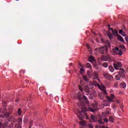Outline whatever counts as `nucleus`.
Wrapping results in <instances>:
<instances>
[{
	"label": "nucleus",
	"mask_w": 128,
	"mask_h": 128,
	"mask_svg": "<svg viewBox=\"0 0 128 128\" xmlns=\"http://www.w3.org/2000/svg\"><path fill=\"white\" fill-rule=\"evenodd\" d=\"M94 84L95 86H98V88H99L101 90H102V92H104L105 94H108L106 90V87H104V86L102 85H100V84L94 83Z\"/></svg>",
	"instance_id": "3"
},
{
	"label": "nucleus",
	"mask_w": 128,
	"mask_h": 128,
	"mask_svg": "<svg viewBox=\"0 0 128 128\" xmlns=\"http://www.w3.org/2000/svg\"><path fill=\"white\" fill-rule=\"evenodd\" d=\"M88 60L90 62H92V64L94 62H96V59H94V58L92 56H90L89 57Z\"/></svg>",
	"instance_id": "12"
},
{
	"label": "nucleus",
	"mask_w": 128,
	"mask_h": 128,
	"mask_svg": "<svg viewBox=\"0 0 128 128\" xmlns=\"http://www.w3.org/2000/svg\"><path fill=\"white\" fill-rule=\"evenodd\" d=\"M114 54H118V56H122L123 54L120 49H119L118 48H116L113 50Z\"/></svg>",
	"instance_id": "6"
},
{
	"label": "nucleus",
	"mask_w": 128,
	"mask_h": 128,
	"mask_svg": "<svg viewBox=\"0 0 128 128\" xmlns=\"http://www.w3.org/2000/svg\"><path fill=\"white\" fill-rule=\"evenodd\" d=\"M112 37V36L111 35V36H109V38H110H110Z\"/></svg>",
	"instance_id": "42"
},
{
	"label": "nucleus",
	"mask_w": 128,
	"mask_h": 128,
	"mask_svg": "<svg viewBox=\"0 0 128 128\" xmlns=\"http://www.w3.org/2000/svg\"><path fill=\"white\" fill-rule=\"evenodd\" d=\"M103 102H104V104H106V100H104L103 101Z\"/></svg>",
	"instance_id": "40"
},
{
	"label": "nucleus",
	"mask_w": 128,
	"mask_h": 128,
	"mask_svg": "<svg viewBox=\"0 0 128 128\" xmlns=\"http://www.w3.org/2000/svg\"><path fill=\"white\" fill-rule=\"evenodd\" d=\"M116 102L117 104H120V100H116Z\"/></svg>",
	"instance_id": "37"
},
{
	"label": "nucleus",
	"mask_w": 128,
	"mask_h": 128,
	"mask_svg": "<svg viewBox=\"0 0 128 128\" xmlns=\"http://www.w3.org/2000/svg\"><path fill=\"white\" fill-rule=\"evenodd\" d=\"M30 124H32V122H30Z\"/></svg>",
	"instance_id": "47"
},
{
	"label": "nucleus",
	"mask_w": 128,
	"mask_h": 128,
	"mask_svg": "<svg viewBox=\"0 0 128 128\" xmlns=\"http://www.w3.org/2000/svg\"><path fill=\"white\" fill-rule=\"evenodd\" d=\"M118 40H120V42H124V38H122V37L120 36H118Z\"/></svg>",
	"instance_id": "18"
},
{
	"label": "nucleus",
	"mask_w": 128,
	"mask_h": 128,
	"mask_svg": "<svg viewBox=\"0 0 128 128\" xmlns=\"http://www.w3.org/2000/svg\"><path fill=\"white\" fill-rule=\"evenodd\" d=\"M4 116L5 118H8V116H10V114L8 113H5L4 114Z\"/></svg>",
	"instance_id": "29"
},
{
	"label": "nucleus",
	"mask_w": 128,
	"mask_h": 128,
	"mask_svg": "<svg viewBox=\"0 0 128 128\" xmlns=\"http://www.w3.org/2000/svg\"><path fill=\"white\" fill-rule=\"evenodd\" d=\"M86 46L88 48H90V45L88 44H86Z\"/></svg>",
	"instance_id": "39"
},
{
	"label": "nucleus",
	"mask_w": 128,
	"mask_h": 128,
	"mask_svg": "<svg viewBox=\"0 0 128 128\" xmlns=\"http://www.w3.org/2000/svg\"><path fill=\"white\" fill-rule=\"evenodd\" d=\"M96 128H98V126H96Z\"/></svg>",
	"instance_id": "49"
},
{
	"label": "nucleus",
	"mask_w": 128,
	"mask_h": 128,
	"mask_svg": "<svg viewBox=\"0 0 128 128\" xmlns=\"http://www.w3.org/2000/svg\"><path fill=\"white\" fill-rule=\"evenodd\" d=\"M109 70H110L111 72H114V67H112V66H109Z\"/></svg>",
	"instance_id": "22"
},
{
	"label": "nucleus",
	"mask_w": 128,
	"mask_h": 128,
	"mask_svg": "<svg viewBox=\"0 0 128 128\" xmlns=\"http://www.w3.org/2000/svg\"><path fill=\"white\" fill-rule=\"evenodd\" d=\"M120 78H124V72H118V74L115 76V79L116 80H120Z\"/></svg>",
	"instance_id": "4"
},
{
	"label": "nucleus",
	"mask_w": 128,
	"mask_h": 128,
	"mask_svg": "<svg viewBox=\"0 0 128 128\" xmlns=\"http://www.w3.org/2000/svg\"><path fill=\"white\" fill-rule=\"evenodd\" d=\"M102 60H104V62H110L112 60V59L110 58V57L108 56H103L102 57Z\"/></svg>",
	"instance_id": "8"
},
{
	"label": "nucleus",
	"mask_w": 128,
	"mask_h": 128,
	"mask_svg": "<svg viewBox=\"0 0 128 128\" xmlns=\"http://www.w3.org/2000/svg\"><path fill=\"white\" fill-rule=\"evenodd\" d=\"M103 76H104L105 78H106V80H114L112 76L108 74H104Z\"/></svg>",
	"instance_id": "9"
},
{
	"label": "nucleus",
	"mask_w": 128,
	"mask_h": 128,
	"mask_svg": "<svg viewBox=\"0 0 128 128\" xmlns=\"http://www.w3.org/2000/svg\"><path fill=\"white\" fill-rule=\"evenodd\" d=\"M91 120H92V121L94 122H96V116H94V115H92V116H91Z\"/></svg>",
	"instance_id": "20"
},
{
	"label": "nucleus",
	"mask_w": 128,
	"mask_h": 128,
	"mask_svg": "<svg viewBox=\"0 0 128 128\" xmlns=\"http://www.w3.org/2000/svg\"><path fill=\"white\" fill-rule=\"evenodd\" d=\"M24 122H26V119L24 120Z\"/></svg>",
	"instance_id": "45"
},
{
	"label": "nucleus",
	"mask_w": 128,
	"mask_h": 128,
	"mask_svg": "<svg viewBox=\"0 0 128 128\" xmlns=\"http://www.w3.org/2000/svg\"><path fill=\"white\" fill-rule=\"evenodd\" d=\"M94 76H96V78H97L96 80H98V82H100V78H98V72H94Z\"/></svg>",
	"instance_id": "19"
},
{
	"label": "nucleus",
	"mask_w": 128,
	"mask_h": 128,
	"mask_svg": "<svg viewBox=\"0 0 128 128\" xmlns=\"http://www.w3.org/2000/svg\"><path fill=\"white\" fill-rule=\"evenodd\" d=\"M8 123L6 122L4 124H2V123H0V128H6V126H8Z\"/></svg>",
	"instance_id": "14"
},
{
	"label": "nucleus",
	"mask_w": 128,
	"mask_h": 128,
	"mask_svg": "<svg viewBox=\"0 0 128 128\" xmlns=\"http://www.w3.org/2000/svg\"><path fill=\"white\" fill-rule=\"evenodd\" d=\"M121 34L122 36H126V34L124 32H122Z\"/></svg>",
	"instance_id": "32"
},
{
	"label": "nucleus",
	"mask_w": 128,
	"mask_h": 128,
	"mask_svg": "<svg viewBox=\"0 0 128 128\" xmlns=\"http://www.w3.org/2000/svg\"><path fill=\"white\" fill-rule=\"evenodd\" d=\"M125 39H126V40H126V38Z\"/></svg>",
	"instance_id": "48"
},
{
	"label": "nucleus",
	"mask_w": 128,
	"mask_h": 128,
	"mask_svg": "<svg viewBox=\"0 0 128 128\" xmlns=\"http://www.w3.org/2000/svg\"><path fill=\"white\" fill-rule=\"evenodd\" d=\"M98 122L100 124H104V122H102V120H99Z\"/></svg>",
	"instance_id": "33"
},
{
	"label": "nucleus",
	"mask_w": 128,
	"mask_h": 128,
	"mask_svg": "<svg viewBox=\"0 0 128 128\" xmlns=\"http://www.w3.org/2000/svg\"><path fill=\"white\" fill-rule=\"evenodd\" d=\"M122 32H123L122 30H120L119 31L120 34H122Z\"/></svg>",
	"instance_id": "35"
},
{
	"label": "nucleus",
	"mask_w": 128,
	"mask_h": 128,
	"mask_svg": "<svg viewBox=\"0 0 128 128\" xmlns=\"http://www.w3.org/2000/svg\"><path fill=\"white\" fill-rule=\"evenodd\" d=\"M87 74H88V77L89 78H92V75L91 74H90V72H88V71L87 72Z\"/></svg>",
	"instance_id": "27"
},
{
	"label": "nucleus",
	"mask_w": 128,
	"mask_h": 128,
	"mask_svg": "<svg viewBox=\"0 0 128 128\" xmlns=\"http://www.w3.org/2000/svg\"><path fill=\"white\" fill-rule=\"evenodd\" d=\"M103 106H106V104H103Z\"/></svg>",
	"instance_id": "43"
},
{
	"label": "nucleus",
	"mask_w": 128,
	"mask_h": 128,
	"mask_svg": "<svg viewBox=\"0 0 128 128\" xmlns=\"http://www.w3.org/2000/svg\"><path fill=\"white\" fill-rule=\"evenodd\" d=\"M80 128H84V127H81Z\"/></svg>",
	"instance_id": "50"
},
{
	"label": "nucleus",
	"mask_w": 128,
	"mask_h": 128,
	"mask_svg": "<svg viewBox=\"0 0 128 128\" xmlns=\"http://www.w3.org/2000/svg\"><path fill=\"white\" fill-rule=\"evenodd\" d=\"M108 28H110V26L108 25Z\"/></svg>",
	"instance_id": "44"
},
{
	"label": "nucleus",
	"mask_w": 128,
	"mask_h": 128,
	"mask_svg": "<svg viewBox=\"0 0 128 128\" xmlns=\"http://www.w3.org/2000/svg\"><path fill=\"white\" fill-rule=\"evenodd\" d=\"M82 78L85 82H88V77H86V76H84Z\"/></svg>",
	"instance_id": "25"
},
{
	"label": "nucleus",
	"mask_w": 128,
	"mask_h": 128,
	"mask_svg": "<svg viewBox=\"0 0 128 128\" xmlns=\"http://www.w3.org/2000/svg\"><path fill=\"white\" fill-rule=\"evenodd\" d=\"M79 88H80V90L82 92L83 89H82V88L81 86H79Z\"/></svg>",
	"instance_id": "36"
},
{
	"label": "nucleus",
	"mask_w": 128,
	"mask_h": 128,
	"mask_svg": "<svg viewBox=\"0 0 128 128\" xmlns=\"http://www.w3.org/2000/svg\"><path fill=\"white\" fill-rule=\"evenodd\" d=\"M112 32L114 36H118V31L116 30H112Z\"/></svg>",
	"instance_id": "21"
},
{
	"label": "nucleus",
	"mask_w": 128,
	"mask_h": 128,
	"mask_svg": "<svg viewBox=\"0 0 128 128\" xmlns=\"http://www.w3.org/2000/svg\"><path fill=\"white\" fill-rule=\"evenodd\" d=\"M32 128V126H30V127H29V128Z\"/></svg>",
	"instance_id": "46"
},
{
	"label": "nucleus",
	"mask_w": 128,
	"mask_h": 128,
	"mask_svg": "<svg viewBox=\"0 0 128 128\" xmlns=\"http://www.w3.org/2000/svg\"><path fill=\"white\" fill-rule=\"evenodd\" d=\"M106 98L108 102H114V100L116 98V96L114 94H111L110 96H107Z\"/></svg>",
	"instance_id": "11"
},
{
	"label": "nucleus",
	"mask_w": 128,
	"mask_h": 128,
	"mask_svg": "<svg viewBox=\"0 0 128 128\" xmlns=\"http://www.w3.org/2000/svg\"><path fill=\"white\" fill-rule=\"evenodd\" d=\"M40 90H42V87L40 88Z\"/></svg>",
	"instance_id": "41"
},
{
	"label": "nucleus",
	"mask_w": 128,
	"mask_h": 128,
	"mask_svg": "<svg viewBox=\"0 0 128 128\" xmlns=\"http://www.w3.org/2000/svg\"><path fill=\"white\" fill-rule=\"evenodd\" d=\"M84 72V68H81L80 69V72Z\"/></svg>",
	"instance_id": "31"
},
{
	"label": "nucleus",
	"mask_w": 128,
	"mask_h": 128,
	"mask_svg": "<svg viewBox=\"0 0 128 128\" xmlns=\"http://www.w3.org/2000/svg\"><path fill=\"white\" fill-rule=\"evenodd\" d=\"M122 62H118L117 63H114V66L115 70H120V68L122 66Z\"/></svg>",
	"instance_id": "7"
},
{
	"label": "nucleus",
	"mask_w": 128,
	"mask_h": 128,
	"mask_svg": "<svg viewBox=\"0 0 128 128\" xmlns=\"http://www.w3.org/2000/svg\"><path fill=\"white\" fill-rule=\"evenodd\" d=\"M46 94H48L47 92H46Z\"/></svg>",
	"instance_id": "52"
},
{
	"label": "nucleus",
	"mask_w": 128,
	"mask_h": 128,
	"mask_svg": "<svg viewBox=\"0 0 128 128\" xmlns=\"http://www.w3.org/2000/svg\"><path fill=\"white\" fill-rule=\"evenodd\" d=\"M92 88H94V84H89L84 86V90L86 92L88 93L86 94L87 96H88V94H90V90H92Z\"/></svg>",
	"instance_id": "2"
},
{
	"label": "nucleus",
	"mask_w": 128,
	"mask_h": 128,
	"mask_svg": "<svg viewBox=\"0 0 128 128\" xmlns=\"http://www.w3.org/2000/svg\"><path fill=\"white\" fill-rule=\"evenodd\" d=\"M96 50H99L100 52L102 54H104V52H108V48L106 46H102L100 48H96L95 50V52H96Z\"/></svg>",
	"instance_id": "5"
},
{
	"label": "nucleus",
	"mask_w": 128,
	"mask_h": 128,
	"mask_svg": "<svg viewBox=\"0 0 128 128\" xmlns=\"http://www.w3.org/2000/svg\"><path fill=\"white\" fill-rule=\"evenodd\" d=\"M76 98L79 100H84V106L81 108V110H78V113L77 114V116L78 118L80 120H84L85 116H86V120H88L89 118L86 114V112L89 110L92 112H96V110L90 107L88 108H86V106H90V102H88V98H86V96H84V98H82L80 95L78 94Z\"/></svg>",
	"instance_id": "1"
},
{
	"label": "nucleus",
	"mask_w": 128,
	"mask_h": 128,
	"mask_svg": "<svg viewBox=\"0 0 128 128\" xmlns=\"http://www.w3.org/2000/svg\"><path fill=\"white\" fill-rule=\"evenodd\" d=\"M126 86V84L124 82H122L120 84V87L121 88H124Z\"/></svg>",
	"instance_id": "16"
},
{
	"label": "nucleus",
	"mask_w": 128,
	"mask_h": 128,
	"mask_svg": "<svg viewBox=\"0 0 128 128\" xmlns=\"http://www.w3.org/2000/svg\"><path fill=\"white\" fill-rule=\"evenodd\" d=\"M16 122H18V124H15V127L16 128H22V126H20V124L22 122V118H20Z\"/></svg>",
	"instance_id": "10"
},
{
	"label": "nucleus",
	"mask_w": 128,
	"mask_h": 128,
	"mask_svg": "<svg viewBox=\"0 0 128 128\" xmlns=\"http://www.w3.org/2000/svg\"><path fill=\"white\" fill-rule=\"evenodd\" d=\"M110 114V111L106 110V112H104L102 114V116H104L105 118H106V116H108V114Z\"/></svg>",
	"instance_id": "13"
},
{
	"label": "nucleus",
	"mask_w": 128,
	"mask_h": 128,
	"mask_svg": "<svg viewBox=\"0 0 128 128\" xmlns=\"http://www.w3.org/2000/svg\"><path fill=\"white\" fill-rule=\"evenodd\" d=\"M17 0V1H18V0Z\"/></svg>",
	"instance_id": "51"
},
{
	"label": "nucleus",
	"mask_w": 128,
	"mask_h": 128,
	"mask_svg": "<svg viewBox=\"0 0 128 128\" xmlns=\"http://www.w3.org/2000/svg\"><path fill=\"white\" fill-rule=\"evenodd\" d=\"M104 122H108V119L107 118H104Z\"/></svg>",
	"instance_id": "30"
},
{
	"label": "nucleus",
	"mask_w": 128,
	"mask_h": 128,
	"mask_svg": "<svg viewBox=\"0 0 128 128\" xmlns=\"http://www.w3.org/2000/svg\"><path fill=\"white\" fill-rule=\"evenodd\" d=\"M102 66L104 68H106L108 66V64L107 62H104L102 64Z\"/></svg>",
	"instance_id": "24"
},
{
	"label": "nucleus",
	"mask_w": 128,
	"mask_h": 128,
	"mask_svg": "<svg viewBox=\"0 0 128 128\" xmlns=\"http://www.w3.org/2000/svg\"><path fill=\"white\" fill-rule=\"evenodd\" d=\"M109 121L110 122H114V117H112V116L110 117Z\"/></svg>",
	"instance_id": "26"
},
{
	"label": "nucleus",
	"mask_w": 128,
	"mask_h": 128,
	"mask_svg": "<svg viewBox=\"0 0 128 128\" xmlns=\"http://www.w3.org/2000/svg\"><path fill=\"white\" fill-rule=\"evenodd\" d=\"M112 108H113L114 110H116V105H114V106H113Z\"/></svg>",
	"instance_id": "38"
},
{
	"label": "nucleus",
	"mask_w": 128,
	"mask_h": 128,
	"mask_svg": "<svg viewBox=\"0 0 128 128\" xmlns=\"http://www.w3.org/2000/svg\"><path fill=\"white\" fill-rule=\"evenodd\" d=\"M18 114H19V116H20L22 114V110H20V108H19L18 110Z\"/></svg>",
	"instance_id": "28"
},
{
	"label": "nucleus",
	"mask_w": 128,
	"mask_h": 128,
	"mask_svg": "<svg viewBox=\"0 0 128 128\" xmlns=\"http://www.w3.org/2000/svg\"><path fill=\"white\" fill-rule=\"evenodd\" d=\"M89 128H94V126H92V124H88Z\"/></svg>",
	"instance_id": "34"
},
{
	"label": "nucleus",
	"mask_w": 128,
	"mask_h": 128,
	"mask_svg": "<svg viewBox=\"0 0 128 128\" xmlns=\"http://www.w3.org/2000/svg\"><path fill=\"white\" fill-rule=\"evenodd\" d=\"M86 68L92 70V66L90 65V63H87L86 64Z\"/></svg>",
	"instance_id": "23"
},
{
	"label": "nucleus",
	"mask_w": 128,
	"mask_h": 128,
	"mask_svg": "<svg viewBox=\"0 0 128 128\" xmlns=\"http://www.w3.org/2000/svg\"><path fill=\"white\" fill-rule=\"evenodd\" d=\"M79 124L81 126H86V122L84 120L80 121Z\"/></svg>",
	"instance_id": "17"
},
{
	"label": "nucleus",
	"mask_w": 128,
	"mask_h": 128,
	"mask_svg": "<svg viewBox=\"0 0 128 128\" xmlns=\"http://www.w3.org/2000/svg\"><path fill=\"white\" fill-rule=\"evenodd\" d=\"M98 98L100 100H104V94L100 93L98 94Z\"/></svg>",
	"instance_id": "15"
}]
</instances>
